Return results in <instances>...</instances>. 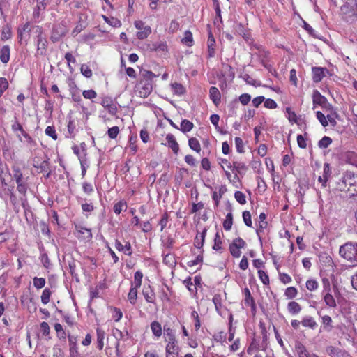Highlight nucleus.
Segmentation results:
<instances>
[{
  "label": "nucleus",
  "instance_id": "nucleus-29",
  "mask_svg": "<svg viewBox=\"0 0 357 357\" xmlns=\"http://www.w3.org/2000/svg\"><path fill=\"white\" fill-rule=\"evenodd\" d=\"M168 342H169L166 347L167 354H178V348L176 345V341L173 340V341H168Z\"/></svg>",
  "mask_w": 357,
  "mask_h": 357
},
{
  "label": "nucleus",
  "instance_id": "nucleus-20",
  "mask_svg": "<svg viewBox=\"0 0 357 357\" xmlns=\"http://www.w3.org/2000/svg\"><path fill=\"white\" fill-rule=\"evenodd\" d=\"M33 166L38 169L40 172L47 173L45 177L48 178L51 174V171L50 169L49 162L47 160H43L40 164H36V162L33 164Z\"/></svg>",
  "mask_w": 357,
  "mask_h": 357
},
{
  "label": "nucleus",
  "instance_id": "nucleus-13",
  "mask_svg": "<svg viewBox=\"0 0 357 357\" xmlns=\"http://www.w3.org/2000/svg\"><path fill=\"white\" fill-rule=\"evenodd\" d=\"M70 346V355L71 357H79L77 347V337L73 335H68Z\"/></svg>",
  "mask_w": 357,
  "mask_h": 357
},
{
  "label": "nucleus",
  "instance_id": "nucleus-15",
  "mask_svg": "<svg viewBox=\"0 0 357 357\" xmlns=\"http://www.w3.org/2000/svg\"><path fill=\"white\" fill-rule=\"evenodd\" d=\"M313 104L324 107L328 104L327 99L322 96L317 90L314 91L312 95Z\"/></svg>",
  "mask_w": 357,
  "mask_h": 357
},
{
  "label": "nucleus",
  "instance_id": "nucleus-47",
  "mask_svg": "<svg viewBox=\"0 0 357 357\" xmlns=\"http://www.w3.org/2000/svg\"><path fill=\"white\" fill-rule=\"evenodd\" d=\"M80 70H81L82 74L84 77H86L87 78H90L92 77V75H93L92 70L86 64H82L81 66Z\"/></svg>",
  "mask_w": 357,
  "mask_h": 357
},
{
  "label": "nucleus",
  "instance_id": "nucleus-28",
  "mask_svg": "<svg viewBox=\"0 0 357 357\" xmlns=\"http://www.w3.org/2000/svg\"><path fill=\"white\" fill-rule=\"evenodd\" d=\"M193 127L194 125L191 121L187 119H184L181 123V128H179V130L182 131L183 133H186L188 132H190L193 128Z\"/></svg>",
  "mask_w": 357,
  "mask_h": 357
},
{
  "label": "nucleus",
  "instance_id": "nucleus-32",
  "mask_svg": "<svg viewBox=\"0 0 357 357\" xmlns=\"http://www.w3.org/2000/svg\"><path fill=\"white\" fill-rule=\"evenodd\" d=\"M171 86H172L173 93L176 95L181 96L185 93V89L181 84L175 82V83L172 84Z\"/></svg>",
  "mask_w": 357,
  "mask_h": 357
},
{
  "label": "nucleus",
  "instance_id": "nucleus-1",
  "mask_svg": "<svg viewBox=\"0 0 357 357\" xmlns=\"http://www.w3.org/2000/svg\"><path fill=\"white\" fill-rule=\"evenodd\" d=\"M357 183V174L352 172L347 171L342 177L337 182L336 189L342 192L350 190V188L354 187Z\"/></svg>",
  "mask_w": 357,
  "mask_h": 357
},
{
  "label": "nucleus",
  "instance_id": "nucleus-31",
  "mask_svg": "<svg viewBox=\"0 0 357 357\" xmlns=\"http://www.w3.org/2000/svg\"><path fill=\"white\" fill-rule=\"evenodd\" d=\"M141 75L142 77L141 81L148 82L151 83H152L153 79L156 77V75L153 72L145 70L141 71Z\"/></svg>",
  "mask_w": 357,
  "mask_h": 357
},
{
  "label": "nucleus",
  "instance_id": "nucleus-41",
  "mask_svg": "<svg viewBox=\"0 0 357 357\" xmlns=\"http://www.w3.org/2000/svg\"><path fill=\"white\" fill-rule=\"evenodd\" d=\"M52 294V292L50 289L45 288L42 293L41 295V302L46 305L50 302V298Z\"/></svg>",
  "mask_w": 357,
  "mask_h": 357
},
{
  "label": "nucleus",
  "instance_id": "nucleus-37",
  "mask_svg": "<svg viewBox=\"0 0 357 357\" xmlns=\"http://www.w3.org/2000/svg\"><path fill=\"white\" fill-rule=\"evenodd\" d=\"M104 20L113 27H119L121 25V22L117 18L112 17L109 18L105 15H102Z\"/></svg>",
  "mask_w": 357,
  "mask_h": 357
},
{
  "label": "nucleus",
  "instance_id": "nucleus-64",
  "mask_svg": "<svg viewBox=\"0 0 357 357\" xmlns=\"http://www.w3.org/2000/svg\"><path fill=\"white\" fill-rule=\"evenodd\" d=\"M82 94L86 99H93L97 96L96 92L93 89L85 90L83 91Z\"/></svg>",
  "mask_w": 357,
  "mask_h": 357
},
{
  "label": "nucleus",
  "instance_id": "nucleus-24",
  "mask_svg": "<svg viewBox=\"0 0 357 357\" xmlns=\"http://www.w3.org/2000/svg\"><path fill=\"white\" fill-rule=\"evenodd\" d=\"M321 323L324 331L329 332L332 330V319L330 316L324 315L321 317Z\"/></svg>",
  "mask_w": 357,
  "mask_h": 357
},
{
  "label": "nucleus",
  "instance_id": "nucleus-26",
  "mask_svg": "<svg viewBox=\"0 0 357 357\" xmlns=\"http://www.w3.org/2000/svg\"><path fill=\"white\" fill-rule=\"evenodd\" d=\"M206 232L207 229L204 228L202 232L200 234V236H199V235L197 234L194 244L195 246L197 247V248H201L203 246Z\"/></svg>",
  "mask_w": 357,
  "mask_h": 357
},
{
  "label": "nucleus",
  "instance_id": "nucleus-12",
  "mask_svg": "<svg viewBox=\"0 0 357 357\" xmlns=\"http://www.w3.org/2000/svg\"><path fill=\"white\" fill-rule=\"evenodd\" d=\"M167 144L172 150L174 153L177 154L179 151V145L172 134H167L166 136Z\"/></svg>",
  "mask_w": 357,
  "mask_h": 357
},
{
  "label": "nucleus",
  "instance_id": "nucleus-33",
  "mask_svg": "<svg viewBox=\"0 0 357 357\" xmlns=\"http://www.w3.org/2000/svg\"><path fill=\"white\" fill-rule=\"evenodd\" d=\"M126 208H127L126 202L124 201H122V200L116 203L113 208L114 212L116 215H119L123 211H126Z\"/></svg>",
  "mask_w": 357,
  "mask_h": 357
},
{
  "label": "nucleus",
  "instance_id": "nucleus-21",
  "mask_svg": "<svg viewBox=\"0 0 357 357\" xmlns=\"http://www.w3.org/2000/svg\"><path fill=\"white\" fill-rule=\"evenodd\" d=\"M248 169L247 166L244 162L234 161L232 163V169L231 170L236 171L235 178H238V174H241L242 172H245Z\"/></svg>",
  "mask_w": 357,
  "mask_h": 357
},
{
  "label": "nucleus",
  "instance_id": "nucleus-57",
  "mask_svg": "<svg viewBox=\"0 0 357 357\" xmlns=\"http://www.w3.org/2000/svg\"><path fill=\"white\" fill-rule=\"evenodd\" d=\"M152 50H154L155 51H166L167 49V46L166 43H155L152 45Z\"/></svg>",
  "mask_w": 357,
  "mask_h": 357
},
{
  "label": "nucleus",
  "instance_id": "nucleus-36",
  "mask_svg": "<svg viewBox=\"0 0 357 357\" xmlns=\"http://www.w3.org/2000/svg\"><path fill=\"white\" fill-rule=\"evenodd\" d=\"M137 298V288L131 287L128 295V298L132 305H135Z\"/></svg>",
  "mask_w": 357,
  "mask_h": 357
},
{
  "label": "nucleus",
  "instance_id": "nucleus-54",
  "mask_svg": "<svg viewBox=\"0 0 357 357\" xmlns=\"http://www.w3.org/2000/svg\"><path fill=\"white\" fill-rule=\"evenodd\" d=\"M258 275H259V279L261 280V281L262 282V283L266 285V284H269V278H268V274L266 272H264L262 270H259Z\"/></svg>",
  "mask_w": 357,
  "mask_h": 357
},
{
  "label": "nucleus",
  "instance_id": "nucleus-7",
  "mask_svg": "<svg viewBox=\"0 0 357 357\" xmlns=\"http://www.w3.org/2000/svg\"><path fill=\"white\" fill-rule=\"evenodd\" d=\"M86 19L87 17L85 15H79V20L71 33L73 37H75L87 26Z\"/></svg>",
  "mask_w": 357,
  "mask_h": 357
},
{
  "label": "nucleus",
  "instance_id": "nucleus-27",
  "mask_svg": "<svg viewBox=\"0 0 357 357\" xmlns=\"http://www.w3.org/2000/svg\"><path fill=\"white\" fill-rule=\"evenodd\" d=\"M188 145L192 150L196 151L197 153H200L201 145L197 138H195V137L190 138L188 140Z\"/></svg>",
  "mask_w": 357,
  "mask_h": 357
},
{
  "label": "nucleus",
  "instance_id": "nucleus-22",
  "mask_svg": "<svg viewBox=\"0 0 357 357\" xmlns=\"http://www.w3.org/2000/svg\"><path fill=\"white\" fill-rule=\"evenodd\" d=\"M301 324L304 327H308L311 329H314L317 326V324L314 319L310 316L304 317L301 321Z\"/></svg>",
  "mask_w": 357,
  "mask_h": 357
},
{
  "label": "nucleus",
  "instance_id": "nucleus-56",
  "mask_svg": "<svg viewBox=\"0 0 357 357\" xmlns=\"http://www.w3.org/2000/svg\"><path fill=\"white\" fill-rule=\"evenodd\" d=\"M243 218L244 223L248 226L252 227L251 214L249 211H245L243 212Z\"/></svg>",
  "mask_w": 357,
  "mask_h": 357
},
{
  "label": "nucleus",
  "instance_id": "nucleus-44",
  "mask_svg": "<svg viewBox=\"0 0 357 357\" xmlns=\"http://www.w3.org/2000/svg\"><path fill=\"white\" fill-rule=\"evenodd\" d=\"M13 178H15L16 183H23L22 178L23 175L22 172L18 167H14L13 169Z\"/></svg>",
  "mask_w": 357,
  "mask_h": 357
},
{
  "label": "nucleus",
  "instance_id": "nucleus-4",
  "mask_svg": "<svg viewBox=\"0 0 357 357\" xmlns=\"http://www.w3.org/2000/svg\"><path fill=\"white\" fill-rule=\"evenodd\" d=\"M35 33L37 34V50L36 56L37 55H45L47 52V47L48 42L45 36L43 34L42 29L39 26H36Z\"/></svg>",
  "mask_w": 357,
  "mask_h": 357
},
{
  "label": "nucleus",
  "instance_id": "nucleus-10",
  "mask_svg": "<svg viewBox=\"0 0 357 357\" xmlns=\"http://www.w3.org/2000/svg\"><path fill=\"white\" fill-rule=\"evenodd\" d=\"M326 351L331 357H345L348 356L347 351L333 346H328L326 348Z\"/></svg>",
  "mask_w": 357,
  "mask_h": 357
},
{
  "label": "nucleus",
  "instance_id": "nucleus-19",
  "mask_svg": "<svg viewBox=\"0 0 357 357\" xmlns=\"http://www.w3.org/2000/svg\"><path fill=\"white\" fill-rule=\"evenodd\" d=\"M142 294L144 296L145 300L148 303H153L155 301V295L154 291L152 290L151 286L145 287L143 289Z\"/></svg>",
  "mask_w": 357,
  "mask_h": 357
},
{
  "label": "nucleus",
  "instance_id": "nucleus-63",
  "mask_svg": "<svg viewBox=\"0 0 357 357\" xmlns=\"http://www.w3.org/2000/svg\"><path fill=\"white\" fill-rule=\"evenodd\" d=\"M306 287L310 291H314L318 288V283L314 280H309L306 282Z\"/></svg>",
  "mask_w": 357,
  "mask_h": 357
},
{
  "label": "nucleus",
  "instance_id": "nucleus-52",
  "mask_svg": "<svg viewBox=\"0 0 357 357\" xmlns=\"http://www.w3.org/2000/svg\"><path fill=\"white\" fill-rule=\"evenodd\" d=\"M221 245H222L221 238H220L219 233L217 232L215 236L214 245L213 246V249L215 250H217V251L220 250L222 248Z\"/></svg>",
  "mask_w": 357,
  "mask_h": 357
},
{
  "label": "nucleus",
  "instance_id": "nucleus-18",
  "mask_svg": "<svg viewBox=\"0 0 357 357\" xmlns=\"http://www.w3.org/2000/svg\"><path fill=\"white\" fill-rule=\"evenodd\" d=\"M10 49L8 45H3L0 50V60L3 63H7L10 60Z\"/></svg>",
  "mask_w": 357,
  "mask_h": 357
},
{
  "label": "nucleus",
  "instance_id": "nucleus-30",
  "mask_svg": "<svg viewBox=\"0 0 357 357\" xmlns=\"http://www.w3.org/2000/svg\"><path fill=\"white\" fill-rule=\"evenodd\" d=\"M143 278V273L140 271L135 272L134 275V282H132L131 287L139 288L142 285V280Z\"/></svg>",
  "mask_w": 357,
  "mask_h": 357
},
{
  "label": "nucleus",
  "instance_id": "nucleus-62",
  "mask_svg": "<svg viewBox=\"0 0 357 357\" xmlns=\"http://www.w3.org/2000/svg\"><path fill=\"white\" fill-rule=\"evenodd\" d=\"M45 134L51 137L54 140L57 139V135L54 126H47L45 129Z\"/></svg>",
  "mask_w": 357,
  "mask_h": 357
},
{
  "label": "nucleus",
  "instance_id": "nucleus-2",
  "mask_svg": "<svg viewBox=\"0 0 357 357\" xmlns=\"http://www.w3.org/2000/svg\"><path fill=\"white\" fill-rule=\"evenodd\" d=\"M344 19L349 23L357 21V0H347L341 6Z\"/></svg>",
  "mask_w": 357,
  "mask_h": 357
},
{
  "label": "nucleus",
  "instance_id": "nucleus-8",
  "mask_svg": "<svg viewBox=\"0 0 357 357\" xmlns=\"http://www.w3.org/2000/svg\"><path fill=\"white\" fill-rule=\"evenodd\" d=\"M331 174V169L329 163H324L323 174L318 177V181L321 184L323 188L326 187L327 182Z\"/></svg>",
  "mask_w": 357,
  "mask_h": 357
},
{
  "label": "nucleus",
  "instance_id": "nucleus-38",
  "mask_svg": "<svg viewBox=\"0 0 357 357\" xmlns=\"http://www.w3.org/2000/svg\"><path fill=\"white\" fill-rule=\"evenodd\" d=\"M182 43L188 47H191L193 44L192 34L190 31H186L185 32V36L182 39Z\"/></svg>",
  "mask_w": 357,
  "mask_h": 357
},
{
  "label": "nucleus",
  "instance_id": "nucleus-16",
  "mask_svg": "<svg viewBox=\"0 0 357 357\" xmlns=\"http://www.w3.org/2000/svg\"><path fill=\"white\" fill-rule=\"evenodd\" d=\"M209 96L213 102L217 106L220 102L221 95L217 87L211 86L209 89Z\"/></svg>",
  "mask_w": 357,
  "mask_h": 357
},
{
  "label": "nucleus",
  "instance_id": "nucleus-14",
  "mask_svg": "<svg viewBox=\"0 0 357 357\" xmlns=\"http://www.w3.org/2000/svg\"><path fill=\"white\" fill-rule=\"evenodd\" d=\"M31 31L30 23L29 22L25 24L20 25L17 29V37L21 43L22 40L26 38V35H29Z\"/></svg>",
  "mask_w": 357,
  "mask_h": 357
},
{
  "label": "nucleus",
  "instance_id": "nucleus-25",
  "mask_svg": "<svg viewBox=\"0 0 357 357\" xmlns=\"http://www.w3.org/2000/svg\"><path fill=\"white\" fill-rule=\"evenodd\" d=\"M96 335H97V347L99 350H102L104 346V338H105V332L102 329L98 328L96 329Z\"/></svg>",
  "mask_w": 357,
  "mask_h": 357
},
{
  "label": "nucleus",
  "instance_id": "nucleus-51",
  "mask_svg": "<svg viewBox=\"0 0 357 357\" xmlns=\"http://www.w3.org/2000/svg\"><path fill=\"white\" fill-rule=\"evenodd\" d=\"M235 144L236 150L238 153H242L244 152L243 142L241 137H235Z\"/></svg>",
  "mask_w": 357,
  "mask_h": 357
},
{
  "label": "nucleus",
  "instance_id": "nucleus-34",
  "mask_svg": "<svg viewBox=\"0 0 357 357\" xmlns=\"http://www.w3.org/2000/svg\"><path fill=\"white\" fill-rule=\"evenodd\" d=\"M151 331H152L153 333L156 337L161 336V335H162V327H161V324L159 322H158L156 321H154L153 322H152L151 324Z\"/></svg>",
  "mask_w": 357,
  "mask_h": 357
},
{
  "label": "nucleus",
  "instance_id": "nucleus-55",
  "mask_svg": "<svg viewBox=\"0 0 357 357\" xmlns=\"http://www.w3.org/2000/svg\"><path fill=\"white\" fill-rule=\"evenodd\" d=\"M64 57H65V59L67 61V63H68V66L69 67V69L72 72L73 68L71 67L70 63H75L76 62L75 58L73 56V54L70 52L66 53Z\"/></svg>",
  "mask_w": 357,
  "mask_h": 357
},
{
  "label": "nucleus",
  "instance_id": "nucleus-50",
  "mask_svg": "<svg viewBox=\"0 0 357 357\" xmlns=\"http://www.w3.org/2000/svg\"><path fill=\"white\" fill-rule=\"evenodd\" d=\"M234 197L241 204H245L246 203L245 195L241 191H236L234 193Z\"/></svg>",
  "mask_w": 357,
  "mask_h": 357
},
{
  "label": "nucleus",
  "instance_id": "nucleus-60",
  "mask_svg": "<svg viewBox=\"0 0 357 357\" xmlns=\"http://www.w3.org/2000/svg\"><path fill=\"white\" fill-rule=\"evenodd\" d=\"M229 251L231 255L234 257H239L241 255L240 248L234 245L232 243H231L229 245Z\"/></svg>",
  "mask_w": 357,
  "mask_h": 357
},
{
  "label": "nucleus",
  "instance_id": "nucleus-40",
  "mask_svg": "<svg viewBox=\"0 0 357 357\" xmlns=\"http://www.w3.org/2000/svg\"><path fill=\"white\" fill-rule=\"evenodd\" d=\"M324 299L326 304L328 307H336L335 300L331 294H329V293L326 294L325 295Z\"/></svg>",
  "mask_w": 357,
  "mask_h": 357
},
{
  "label": "nucleus",
  "instance_id": "nucleus-48",
  "mask_svg": "<svg viewBox=\"0 0 357 357\" xmlns=\"http://www.w3.org/2000/svg\"><path fill=\"white\" fill-rule=\"evenodd\" d=\"M54 329L57 333V336L59 338H60V339L66 338V333H65L64 330L63 329L62 326L60 324H59V323L55 324Z\"/></svg>",
  "mask_w": 357,
  "mask_h": 357
},
{
  "label": "nucleus",
  "instance_id": "nucleus-23",
  "mask_svg": "<svg viewBox=\"0 0 357 357\" xmlns=\"http://www.w3.org/2000/svg\"><path fill=\"white\" fill-rule=\"evenodd\" d=\"M287 310L291 314H296L301 310V306L296 301H291L287 305Z\"/></svg>",
  "mask_w": 357,
  "mask_h": 357
},
{
  "label": "nucleus",
  "instance_id": "nucleus-53",
  "mask_svg": "<svg viewBox=\"0 0 357 357\" xmlns=\"http://www.w3.org/2000/svg\"><path fill=\"white\" fill-rule=\"evenodd\" d=\"M119 133V128L118 126H113L108 129L107 134L109 138L116 139Z\"/></svg>",
  "mask_w": 357,
  "mask_h": 357
},
{
  "label": "nucleus",
  "instance_id": "nucleus-42",
  "mask_svg": "<svg viewBox=\"0 0 357 357\" xmlns=\"http://www.w3.org/2000/svg\"><path fill=\"white\" fill-rule=\"evenodd\" d=\"M222 300L220 294H215L213 298V303H214L215 310L218 312H220L222 307Z\"/></svg>",
  "mask_w": 357,
  "mask_h": 357
},
{
  "label": "nucleus",
  "instance_id": "nucleus-46",
  "mask_svg": "<svg viewBox=\"0 0 357 357\" xmlns=\"http://www.w3.org/2000/svg\"><path fill=\"white\" fill-rule=\"evenodd\" d=\"M33 286L37 289L43 288L45 284V279L44 278L35 277L33 280Z\"/></svg>",
  "mask_w": 357,
  "mask_h": 357
},
{
  "label": "nucleus",
  "instance_id": "nucleus-58",
  "mask_svg": "<svg viewBox=\"0 0 357 357\" xmlns=\"http://www.w3.org/2000/svg\"><path fill=\"white\" fill-rule=\"evenodd\" d=\"M8 88V82L5 77L0 78V97L3 92Z\"/></svg>",
  "mask_w": 357,
  "mask_h": 357
},
{
  "label": "nucleus",
  "instance_id": "nucleus-35",
  "mask_svg": "<svg viewBox=\"0 0 357 357\" xmlns=\"http://www.w3.org/2000/svg\"><path fill=\"white\" fill-rule=\"evenodd\" d=\"M233 225V215L231 212L227 214L226 218L223 222V227L225 230L229 231L231 229Z\"/></svg>",
  "mask_w": 357,
  "mask_h": 357
},
{
  "label": "nucleus",
  "instance_id": "nucleus-43",
  "mask_svg": "<svg viewBox=\"0 0 357 357\" xmlns=\"http://www.w3.org/2000/svg\"><path fill=\"white\" fill-rule=\"evenodd\" d=\"M332 143V139L329 137L324 136L322 137L321 140L318 142V146L321 149L327 148Z\"/></svg>",
  "mask_w": 357,
  "mask_h": 357
},
{
  "label": "nucleus",
  "instance_id": "nucleus-61",
  "mask_svg": "<svg viewBox=\"0 0 357 357\" xmlns=\"http://www.w3.org/2000/svg\"><path fill=\"white\" fill-rule=\"evenodd\" d=\"M316 116L323 126L326 127L328 125L326 118L322 112H321L320 111L317 112Z\"/></svg>",
  "mask_w": 357,
  "mask_h": 357
},
{
  "label": "nucleus",
  "instance_id": "nucleus-11",
  "mask_svg": "<svg viewBox=\"0 0 357 357\" xmlns=\"http://www.w3.org/2000/svg\"><path fill=\"white\" fill-rule=\"evenodd\" d=\"M312 79L314 82H319L323 77L325 76V72H328V70L321 67H313L312 69Z\"/></svg>",
  "mask_w": 357,
  "mask_h": 357
},
{
  "label": "nucleus",
  "instance_id": "nucleus-39",
  "mask_svg": "<svg viewBox=\"0 0 357 357\" xmlns=\"http://www.w3.org/2000/svg\"><path fill=\"white\" fill-rule=\"evenodd\" d=\"M45 6H46L45 0H37L36 8L35 10L33 11V16L38 17L39 11L45 10Z\"/></svg>",
  "mask_w": 357,
  "mask_h": 357
},
{
  "label": "nucleus",
  "instance_id": "nucleus-3",
  "mask_svg": "<svg viewBox=\"0 0 357 357\" xmlns=\"http://www.w3.org/2000/svg\"><path fill=\"white\" fill-rule=\"evenodd\" d=\"M339 253L344 259L357 265V243H346L340 246Z\"/></svg>",
  "mask_w": 357,
  "mask_h": 357
},
{
  "label": "nucleus",
  "instance_id": "nucleus-59",
  "mask_svg": "<svg viewBox=\"0 0 357 357\" xmlns=\"http://www.w3.org/2000/svg\"><path fill=\"white\" fill-rule=\"evenodd\" d=\"M245 294V303L247 305H250L252 303L255 302L254 298L251 296L250 291L248 288H245L244 289Z\"/></svg>",
  "mask_w": 357,
  "mask_h": 357
},
{
  "label": "nucleus",
  "instance_id": "nucleus-5",
  "mask_svg": "<svg viewBox=\"0 0 357 357\" xmlns=\"http://www.w3.org/2000/svg\"><path fill=\"white\" fill-rule=\"evenodd\" d=\"M153 90V84L148 82L141 81L137 86V91L142 98L148 97Z\"/></svg>",
  "mask_w": 357,
  "mask_h": 357
},
{
  "label": "nucleus",
  "instance_id": "nucleus-6",
  "mask_svg": "<svg viewBox=\"0 0 357 357\" xmlns=\"http://www.w3.org/2000/svg\"><path fill=\"white\" fill-rule=\"evenodd\" d=\"M135 26L139 30V31L137 33V36L139 39H144L151 33V27L144 26V23L141 20L135 21Z\"/></svg>",
  "mask_w": 357,
  "mask_h": 357
},
{
  "label": "nucleus",
  "instance_id": "nucleus-49",
  "mask_svg": "<svg viewBox=\"0 0 357 357\" xmlns=\"http://www.w3.org/2000/svg\"><path fill=\"white\" fill-rule=\"evenodd\" d=\"M76 265L74 261L68 262V270L71 275L75 278L76 281H79L78 275L75 273Z\"/></svg>",
  "mask_w": 357,
  "mask_h": 357
},
{
  "label": "nucleus",
  "instance_id": "nucleus-9",
  "mask_svg": "<svg viewBox=\"0 0 357 357\" xmlns=\"http://www.w3.org/2000/svg\"><path fill=\"white\" fill-rule=\"evenodd\" d=\"M295 351L298 357H317L315 354H310L306 347L301 342H296L295 344Z\"/></svg>",
  "mask_w": 357,
  "mask_h": 357
},
{
  "label": "nucleus",
  "instance_id": "nucleus-17",
  "mask_svg": "<svg viewBox=\"0 0 357 357\" xmlns=\"http://www.w3.org/2000/svg\"><path fill=\"white\" fill-rule=\"evenodd\" d=\"M215 38L211 33V31H209L208 33V38L207 41V45H208V56L209 58H212L215 56Z\"/></svg>",
  "mask_w": 357,
  "mask_h": 357
},
{
  "label": "nucleus",
  "instance_id": "nucleus-45",
  "mask_svg": "<svg viewBox=\"0 0 357 357\" xmlns=\"http://www.w3.org/2000/svg\"><path fill=\"white\" fill-rule=\"evenodd\" d=\"M297 293V289L295 287H290L286 289L284 295L287 298L291 299L296 296Z\"/></svg>",
  "mask_w": 357,
  "mask_h": 357
}]
</instances>
